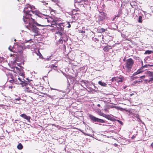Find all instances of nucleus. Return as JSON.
Listing matches in <instances>:
<instances>
[{
    "label": "nucleus",
    "instance_id": "obj_1",
    "mask_svg": "<svg viewBox=\"0 0 153 153\" xmlns=\"http://www.w3.org/2000/svg\"><path fill=\"white\" fill-rule=\"evenodd\" d=\"M34 9V6H32L28 4H27L24 10V14L23 20L24 22H26L25 24H27L25 25L26 27L34 33V36H36L39 35L40 33L38 31V28L36 27L35 25L38 26L42 25L35 22L34 19L32 18L33 15L35 16L37 15L36 11L33 10Z\"/></svg>",
    "mask_w": 153,
    "mask_h": 153
},
{
    "label": "nucleus",
    "instance_id": "obj_2",
    "mask_svg": "<svg viewBox=\"0 0 153 153\" xmlns=\"http://www.w3.org/2000/svg\"><path fill=\"white\" fill-rule=\"evenodd\" d=\"M50 24H48V26L54 27V28L52 29L56 30L60 32L63 31L64 30V26L62 23H60L57 25L56 23V21L53 20L52 21V22H50Z\"/></svg>",
    "mask_w": 153,
    "mask_h": 153
},
{
    "label": "nucleus",
    "instance_id": "obj_3",
    "mask_svg": "<svg viewBox=\"0 0 153 153\" xmlns=\"http://www.w3.org/2000/svg\"><path fill=\"white\" fill-rule=\"evenodd\" d=\"M134 64V61L131 58H129L126 61L125 68L128 71H130Z\"/></svg>",
    "mask_w": 153,
    "mask_h": 153
},
{
    "label": "nucleus",
    "instance_id": "obj_4",
    "mask_svg": "<svg viewBox=\"0 0 153 153\" xmlns=\"http://www.w3.org/2000/svg\"><path fill=\"white\" fill-rule=\"evenodd\" d=\"M7 80L9 82L11 83H15L16 84L17 83L16 80L15 79L12 73H7Z\"/></svg>",
    "mask_w": 153,
    "mask_h": 153
},
{
    "label": "nucleus",
    "instance_id": "obj_5",
    "mask_svg": "<svg viewBox=\"0 0 153 153\" xmlns=\"http://www.w3.org/2000/svg\"><path fill=\"white\" fill-rule=\"evenodd\" d=\"M9 49L12 52L16 53L18 54H21L23 53V48L21 46H17V47L16 48V50H14V48L11 49L10 47L9 48Z\"/></svg>",
    "mask_w": 153,
    "mask_h": 153
},
{
    "label": "nucleus",
    "instance_id": "obj_6",
    "mask_svg": "<svg viewBox=\"0 0 153 153\" xmlns=\"http://www.w3.org/2000/svg\"><path fill=\"white\" fill-rule=\"evenodd\" d=\"M89 117L91 120L94 122H97L100 123H105L104 120L97 118L91 114L89 115Z\"/></svg>",
    "mask_w": 153,
    "mask_h": 153
},
{
    "label": "nucleus",
    "instance_id": "obj_7",
    "mask_svg": "<svg viewBox=\"0 0 153 153\" xmlns=\"http://www.w3.org/2000/svg\"><path fill=\"white\" fill-rule=\"evenodd\" d=\"M150 65L147 64V65H146L144 66H142V67H141L136 72H134V74H133V76H134L137 74H139L140 73L142 72H143V71H141V70L145 68H147L149 66L150 67Z\"/></svg>",
    "mask_w": 153,
    "mask_h": 153
},
{
    "label": "nucleus",
    "instance_id": "obj_8",
    "mask_svg": "<svg viewBox=\"0 0 153 153\" xmlns=\"http://www.w3.org/2000/svg\"><path fill=\"white\" fill-rule=\"evenodd\" d=\"M51 16L48 15V24H50V22H52V20H54L53 19L54 18V14H55V12L53 10H51L50 11Z\"/></svg>",
    "mask_w": 153,
    "mask_h": 153
},
{
    "label": "nucleus",
    "instance_id": "obj_9",
    "mask_svg": "<svg viewBox=\"0 0 153 153\" xmlns=\"http://www.w3.org/2000/svg\"><path fill=\"white\" fill-rule=\"evenodd\" d=\"M145 74L146 76L149 77V79L152 81L153 80V72L147 71Z\"/></svg>",
    "mask_w": 153,
    "mask_h": 153
},
{
    "label": "nucleus",
    "instance_id": "obj_10",
    "mask_svg": "<svg viewBox=\"0 0 153 153\" xmlns=\"http://www.w3.org/2000/svg\"><path fill=\"white\" fill-rule=\"evenodd\" d=\"M68 40V39L67 35L64 33L63 35H62V36L61 37L60 39H59V41H62V43L63 41L65 42H67Z\"/></svg>",
    "mask_w": 153,
    "mask_h": 153
},
{
    "label": "nucleus",
    "instance_id": "obj_11",
    "mask_svg": "<svg viewBox=\"0 0 153 153\" xmlns=\"http://www.w3.org/2000/svg\"><path fill=\"white\" fill-rule=\"evenodd\" d=\"M75 54L74 52H70L69 53L68 57L69 59L72 60H74L75 58Z\"/></svg>",
    "mask_w": 153,
    "mask_h": 153
},
{
    "label": "nucleus",
    "instance_id": "obj_12",
    "mask_svg": "<svg viewBox=\"0 0 153 153\" xmlns=\"http://www.w3.org/2000/svg\"><path fill=\"white\" fill-rule=\"evenodd\" d=\"M20 116L23 118L27 120L28 121H30V119L31 118V117L30 116H27L25 114H22L20 115Z\"/></svg>",
    "mask_w": 153,
    "mask_h": 153
},
{
    "label": "nucleus",
    "instance_id": "obj_13",
    "mask_svg": "<svg viewBox=\"0 0 153 153\" xmlns=\"http://www.w3.org/2000/svg\"><path fill=\"white\" fill-rule=\"evenodd\" d=\"M112 48L110 46H106L104 47L103 50L105 52H107L109 51L110 49H111Z\"/></svg>",
    "mask_w": 153,
    "mask_h": 153
},
{
    "label": "nucleus",
    "instance_id": "obj_14",
    "mask_svg": "<svg viewBox=\"0 0 153 153\" xmlns=\"http://www.w3.org/2000/svg\"><path fill=\"white\" fill-rule=\"evenodd\" d=\"M102 114H101V115L103 116V117H104L107 119L109 120H112V117H111L109 115H106L105 114H104V115H103V114H104L103 113H102Z\"/></svg>",
    "mask_w": 153,
    "mask_h": 153
},
{
    "label": "nucleus",
    "instance_id": "obj_15",
    "mask_svg": "<svg viewBox=\"0 0 153 153\" xmlns=\"http://www.w3.org/2000/svg\"><path fill=\"white\" fill-rule=\"evenodd\" d=\"M98 83L100 85L103 87L107 85V84L105 83L102 82L101 81H99L98 82Z\"/></svg>",
    "mask_w": 153,
    "mask_h": 153
},
{
    "label": "nucleus",
    "instance_id": "obj_16",
    "mask_svg": "<svg viewBox=\"0 0 153 153\" xmlns=\"http://www.w3.org/2000/svg\"><path fill=\"white\" fill-rule=\"evenodd\" d=\"M18 79L19 80V82H18V83L16 84H22L24 83H25V81H24L25 80L24 79H23V80H22L20 78H19Z\"/></svg>",
    "mask_w": 153,
    "mask_h": 153
},
{
    "label": "nucleus",
    "instance_id": "obj_17",
    "mask_svg": "<svg viewBox=\"0 0 153 153\" xmlns=\"http://www.w3.org/2000/svg\"><path fill=\"white\" fill-rule=\"evenodd\" d=\"M17 148L19 150H21L23 148V146L21 143H20L18 145Z\"/></svg>",
    "mask_w": 153,
    "mask_h": 153
},
{
    "label": "nucleus",
    "instance_id": "obj_18",
    "mask_svg": "<svg viewBox=\"0 0 153 153\" xmlns=\"http://www.w3.org/2000/svg\"><path fill=\"white\" fill-rule=\"evenodd\" d=\"M99 32L100 33L104 32L105 31V29L103 28H100L98 29Z\"/></svg>",
    "mask_w": 153,
    "mask_h": 153
},
{
    "label": "nucleus",
    "instance_id": "obj_19",
    "mask_svg": "<svg viewBox=\"0 0 153 153\" xmlns=\"http://www.w3.org/2000/svg\"><path fill=\"white\" fill-rule=\"evenodd\" d=\"M153 53V51H149V50H147L145 51L144 53L145 54H150V53Z\"/></svg>",
    "mask_w": 153,
    "mask_h": 153
},
{
    "label": "nucleus",
    "instance_id": "obj_20",
    "mask_svg": "<svg viewBox=\"0 0 153 153\" xmlns=\"http://www.w3.org/2000/svg\"><path fill=\"white\" fill-rule=\"evenodd\" d=\"M119 78H118L117 77H113L111 79V81L112 82H113L114 81H117L119 79Z\"/></svg>",
    "mask_w": 153,
    "mask_h": 153
},
{
    "label": "nucleus",
    "instance_id": "obj_21",
    "mask_svg": "<svg viewBox=\"0 0 153 153\" xmlns=\"http://www.w3.org/2000/svg\"><path fill=\"white\" fill-rule=\"evenodd\" d=\"M99 18H100L99 20L100 21H103L104 19H105V17H103L101 15H100L99 16Z\"/></svg>",
    "mask_w": 153,
    "mask_h": 153
},
{
    "label": "nucleus",
    "instance_id": "obj_22",
    "mask_svg": "<svg viewBox=\"0 0 153 153\" xmlns=\"http://www.w3.org/2000/svg\"><path fill=\"white\" fill-rule=\"evenodd\" d=\"M14 70L15 71H17V72L19 73V72L20 71V69L19 68L16 67H15L14 68Z\"/></svg>",
    "mask_w": 153,
    "mask_h": 153
},
{
    "label": "nucleus",
    "instance_id": "obj_23",
    "mask_svg": "<svg viewBox=\"0 0 153 153\" xmlns=\"http://www.w3.org/2000/svg\"><path fill=\"white\" fill-rule=\"evenodd\" d=\"M152 81L150 79H145L144 80L145 82L146 83H150V82H152Z\"/></svg>",
    "mask_w": 153,
    "mask_h": 153
},
{
    "label": "nucleus",
    "instance_id": "obj_24",
    "mask_svg": "<svg viewBox=\"0 0 153 153\" xmlns=\"http://www.w3.org/2000/svg\"><path fill=\"white\" fill-rule=\"evenodd\" d=\"M142 17L141 16H139L138 20V21L139 22L141 23L142 22Z\"/></svg>",
    "mask_w": 153,
    "mask_h": 153
},
{
    "label": "nucleus",
    "instance_id": "obj_25",
    "mask_svg": "<svg viewBox=\"0 0 153 153\" xmlns=\"http://www.w3.org/2000/svg\"><path fill=\"white\" fill-rule=\"evenodd\" d=\"M146 76L145 75H143V76H140V79H139V80H141V79H144L145 78V77H146Z\"/></svg>",
    "mask_w": 153,
    "mask_h": 153
},
{
    "label": "nucleus",
    "instance_id": "obj_26",
    "mask_svg": "<svg viewBox=\"0 0 153 153\" xmlns=\"http://www.w3.org/2000/svg\"><path fill=\"white\" fill-rule=\"evenodd\" d=\"M56 33L59 34L60 36H62V35L63 34H62L60 31L59 32V31L57 32Z\"/></svg>",
    "mask_w": 153,
    "mask_h": 153
},
{
    "label": "nucleus",
    "instance_id": "obj_27",
    "mask_svg": "<svg viewBox=\"0 0 153 153\" xmlns=\"http://www.w3.org/2000/svg\"><path fill=\"white\" fill-rule=\"evenodd\" d=\"M101 14V15L102 16H103V17H105V18L106 17L107 14L106 13H105L104 12H103Z\"/></svg>",
    "mask_w": 153,
    "mask_h": 153
},
{
    "label": "nucleus",
    "instance_id": "obj_28",
    "mask_svg": "<svg viewBox=\"0 0 153 153\" xmlns=\"http://www.w3.org/2000/svg\"><path fill=\"white\" fill-rule=\"evenodd\" d=\"M133 116L137 118H139V116L138 114H135Z\"/></svg>",
    "mask_w": 153,
    "mask_h": 153
},
{
    "label": "nucleus",
    "instance_id": "obj_29",
    "mask_svg": "<svg viewBox=\"0 0 153 153\" xmlns=\"http://www.w3.org/2000/svg\"><path fill=\"white\" fill-rule=\"evenodd\" d=\"M121 13H122L121 11L119 12L118 13V14L117 15V17H119L121 15Z\"/></svg>",
    "mask_w": 153,
    "mask_h": 153
},
{
    "label": "nucleus",
    "instance_id": "obj_30",
    "mask_svg": "<svg viewBox=\"0 0 153 153\" xmlns=\"http://www.w3.org/2000/svg\"><path fill=\"white\" fill-rule=\"evenodd\" d=\"M137 82L138 83L140 84L141 83L143 82V81L142 80H139V81H137Z\"/></svg>",
    "mask_w": 153,
    "mask_h": 153
},
{
    "label": "nucleus",
    "instance_id": "obj_31",
    "mask_svg": "<svg viewBox=\"0 0 153 153\" xmlns=\"http://www.w3.org/2000/svg\"><path fill=\"white\" fill-rule=\"evenodd\" d=\"M52 1L56 3H57L59 1V0H52Z\"/></svg>",
    "mask_w": 153,
    "mask_h": 153
},
{
    "label": "nucleus",
    "instance_id": "obj_32",
    "mask_svg": "<svg viewBox=\"0 0 153 153\" xmlns=\"http://www.w3.org/2000/svg\"><path fill=\"white\" fill-rule=\"evenodd\" d=\"M68 28H70L71 27V25L70 24V22H68Z\"/></svg>",
    "mask_w": 153,
    "mask_h": 153
},
{
    "label": "nucleus",
    "instance_id": "obj_33",
    "mask_svg": "<svg viewBox=\"0 0 153 153\" xmlns=\"http://www.w3.org/2000/svg\"><path fill=\"white\" fill-rule=\"evenodd\" d=\"M79 33H85V30H81L79 32Z\"/></svg>",
    "mask_w": 153,
    "mask_h": 153
},
{
    "label": "nucleus",
    "instance_id": "obj_34",
    "mask_svg": "<svg viewBox=\"0 0 153 153\" xmlns=\"http://www.w3.org/2000/svg\"><path fill=\"white\" fill-rule=\"evenodd\" d=\"M133 83L134 84H136L138 83L137 80H135L133 82Z\"/></svg>",
    "mask_w": 153,
    "mask_h": 153
},
{
    "label": "nucleus",
    "instance_id": "obj_35",
    "mask_svg": "<svg viewBox=\"0 0 153 153\" xmlns=\"http://www.w3.org/2000/svg\"><path fill=\"white\" fill-rule=\"evenodd\" d=\"M119 79H120V80H117V82H123V80L121 79L120 78H119Z\"/></svg>",
    "mask_w": 153,
    "mask_h": 153
},
{
    "label": "nucleus",
    "instance_id": "obj_36",
    "mask_svg": "<svg viewBox=\"0 0 153 153\" xmlns=\"http://www.w3.org/2000/svg\"><path fill=\"white\" fill-rule=\"evenodd\" d=\"M12 88H13V86H9V89H10L11 91H12Z\"/></svg>",
    "mask_w": 153,
    "mask_h": 153
},
{
    "label": "nucleus",
    "instance_id": "obj_37",
    "mask_svg": "<svg viewBox=\"0 0 153 153\" xmlns=\"http://www.w3.org/2000/svg\"><path fill=\"white\" fill-rule=\"evenodd\" d=\"M38 52L39 54V56L40 57H41V56H42V55L39 52V51H38Z\"/></svg>",
    "mask_w": 153,
    "mask_h": 153
},
{
    "label": "nucleus",
    "instance_id": "obj_38",
    "mask_svg": "<svg viewBox=\"0 0 153 153\" xmlns=\"http://www.w3.org/2000/svg\"><path fill=\"white\" fill-rule=\"evenodd\" d=\"M54 67H56V68L57 67V66H55L54 65H52L51 66V68H53Z\"/></svg>",
    "mask_w": 153,
    "mask_h": 153
},
{
    "label": "nucleus",
    "instance_id": "obj_39",
    "mask_svg": "<svg viewBox=\"0 0 153 153\" xmlns=\"http://www.w3.org/2000/svg\"><path fill=\"white\" fill-rule=\"evenodd\" d=\"M114 145L115 147H117L118 146V145L116 143H114Z\"/></svg>",
    "mask_w": 153,
    "mask_h": 153
},
{
    "label": "nucleus",
    "instance_id": "obj_40",
    "mask_svg": "<svg viewBox=\"0 0 153 153\" xmlns=\"http://www.w3.org/2000/svg\"><path fill=\"white\" fill-rule=\"evenodd\" d=\"M16 100H21V98L20 97H19V98H17V99H15Z\"/></svg>",
    "mask_w": 153,
    "mask_h": 153
},
{
    "label": "nucleus",
    "instance_id": "obj_41",
    "mask_svg": "<svg viewBox=\"0 0 153 153\" xmlns=\"http://www.w3.org/2000/svg\"><path fill=\"white\" fill-rule=\"evenodd\" d=\"M77 1L78 2V3H81L82 1L80 0H77Z\"/></svg>",
    "mask_w": 153,
    "mask_h": 153
},
{
    "label": "nucleus",
    "instance_id": "obj_42",
    "mask_svg": "<svg viewBox=\"0 0 153 153\" xmlns=\"http://www.w3.org/2000/svg\"><path fill=\"white\" fill-rule=\"evenodd\" d=\"M137 76H135V77H133V79H137Z\"/></svg>",
    "mask_w": 153,
    "mask_h": 153
},
{
    "label": "nucleus",
    "instance_id": "obj_43",
    "mask_svg": "<svg viewBox=\"0 0 153 153\" xmlns=\"http://www.w3.org/2000/svg\"><path fill=\"white\" fill-rule=\"evenodd\" d=\"M151 146L153 148V142L151 144Z\"/></svg>",
    "mask_w": 153,
    "mask_h": 153
},
{
    "label": "nucleus",
    "instance_id": "obj_44",
    "mask_svg": "<svg viewBox=\"0 0 153 153\" xmlns=\"http://www.w3.org/2000/svg\"><path fill=\"white\" fill-rule=\"evenodd\" d=\"M94 39L96 40H95V41H99V39H97L95 38Z\"/></svg>",
    "mask_w": 153,
    "mask_h": 153
},
{
    "label": "nucleus",
    "instance_id": "obj_45",
    "mask_svg": "<svg viewBox=\"0 0 153 153\" xmlns=\"http://www.w3.org/2000/svg\"><path fill=\"white\" fill-rule=\"evenodd\" d=\"M134 95V94L133 93L131 94H130V97H131L132 95Z\"/></svg>",
    "mask_w": 153,
    "mask_h": 153
},
{
    "label": "nucleus",
    "instance_id": "obj_46",
    "mask_svg": "<svg viewBox=\"0 0 153 153\" xmlns=\"http://www.w3.org/2000/svg\"><path fill=\"white\" fill-rule=\"evenodd\" d=\"M97 106L98 107H100V104H98L97 105Z\"/></svg>",
    "mask_w": 153,
    "mask_h": 153
},
{
    "label": "nucleus",
    "instance_id": "obj_47",
    "mask_svg": "<svg viewBox=\"0 0 153 153\" xmlns=\"http://www.w3.org/2000/svg\"><path fill=\"white\" fill-rule=\"evenodd\" d=\"M150 67H153V65H150Z\"/></svg>",
    "mask_w": 153,
    "mask_h": 153
},
{
    "label": "nucleus",
    "instance_id": "obj_48",
    "mask_svg": "<svg viewBox=\"0 0 153 153\" xmlns=\"http://www.w3.org/2000/svg\"><path fill=\"white\" fill-rule=\"evenodd\" d=\"M143 62L142 61V65H143Z\"/></svg>",
    "mask_w": 153,
    "mask_h": 153
},
{
    "label": "nucleus",
    "instance_id": "obj_49",
    "mask_svg": "<svg viewBox=\"0 0 153 153\" xmlns=\"http://www.w3.org/2000/svg\"><path fill=\"white\" fill-rule=\"evenodd\" d=\"M48 60L50 59L49 58H48Z\"/></svg>",
    "mask_w": 153,
    "mask_h": 153
},
{
    "label": "nucleus",
    "instance_id": "obj_50",
    "mask_svg": "<svg viewBox=\"0 0 153 153\" xmlns=\"http://www.w3.org/2000/svg\"><path fill=\"white\" fill-rule=\"evenodd\" d=\"M41 58H42V57H40V58H41Z\"/></svg>",
    "mask_w": 153,
    "mask_h": 153
}]
</instances>
